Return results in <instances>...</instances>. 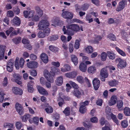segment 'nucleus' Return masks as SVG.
Instances as JSON below:
<instances>
[{
  "mask_svg": "<svg viewBox=\"0 0 130 130\" xmlns=\"http://www.w3.org/2000/svg\"><path fill=\"white\" fill-rule=\"evenodd\" d=\"M66 33L69 35H74V31H77L80 30V27L77 25L71 24L66 26Z\"/></svg>",
  "mask_w": 130,
  "mask_h": 130,
  "instance_id": "obj_1",
  "label": "nucleus"
},
{
  "mask_svg": "<svg viewBox=\"0 0 130 130\" xmlns=\"http://www.w3.org/2000/svg\"><path fill=\"white\" fill-rule=\"evenodd\" d=\"M49 25L48 22L46 20H42L38 24V27L40 30H43L48 27Z\"/></svg>",
  "mask_w": 130,
  "mask_h": 130,
  "instance_id": "obj_2",
  "label": "nucleus"
},
{
  "mask_svg": "<svg viewBox=\"0 0 130 130\" xmlns=\"http://www.w3.org/2000/svg\"><path fill=\"white\" fill-rule=\"evenodd\" d=\"M15 107L16 111L21 116L23 115L24 113V109L22 106L18 103H16Z\"/></svg>",
  "mask_w": 130,
  "mask_h": 130,
  "instance_id": "obj_3",
  "label": "nucleus"
},
{
  "mask_svg": "<svg viewBox=\"0 0 130 130\" xmlns=\"http://www.w3.org/2000/svg\"><path fill=\"white\" fill-rule=\"evenodd\" d=\"M61 15L62 17L64 19L71 20L73 17V14L71 12L65 11L62 13Z\"/></svg>",
  "mask_w": 130,
  "mask_h": 130,
  "instance_id": "obj_4",
  "label": "nucleus"
},
{
  "mask_svg": "<svg viewBox=\"0 0 130 130\" xmlns=\"http://www.w3.org/2000/svg\"><path fill=\"white\" fill-rule=\"evenodd\" d=\"M14 60L10 59L8 62L7 66V69L9 72H11L13 70L14 66Z\"/></svg>",
  "mask_w": 130,
  "mask_h": 130,
  "instance_id": "obj_5",
  "label": "nucleus"
},
{
  "mask_svg": "<svg viewBox=\"0 0 130 130\" xmlns=\"http://www.w3.org/2000/svg\"><path fill=\"white\" fill-rule=\"evenodd\" d=\"M116 61L119 62L117 66L119 68H123L126 66V61L123 60L120 58L116 59Z\"/></svg>",
  "mask_w": 130,
  "mask_h": 130,
  "instance_id": "obj_6",
  "label": "nucleus"
},
{
  "mask_svg": "<svg viewBox=\"0 0 130 130\" xmlns=\"http://www.w3.org/2000/svg\"><path fill=\"white\" fill-rule=\"evenodd\" d=\"M44 76L47 80L51 83H53L54 81V79L52 76L48 75V71L47 70H44Z\"/></svg>",
  "mask_w": 130,
  "mask_h": 130,
  "instance_id": "obj_7",
  "label": "nucleus"
},
{
  "mask_svg": "<svg viewBox=\"0 0 130 130\" xmlns=\"http://www.w3.org/2000/svg\"><path fill=\"white\" fill-rule=\"evenodd\" d=\"M100 75L101 77L107 78L108 76V73L106 68H103L101 70Z\"/></svg>",
  "mask_w": 130,
  "mask_h": 130,
  "instance_id": "obj_8",
  "label": "nucleus"
},
{
  "mask_svg": "<svg viewBox=\"0 0 130 130\" xmlns=\"http://www.w3.org/2000/svg\"><path fill=\"white\" fill-rule=\"evenodd\" d=\"M77 75L76 72L73 71L65 73V76L70 78L73 79L75 78Z\"/></svg>",
  "mask_w": 130,
  "mask_h": 130,
  "instance_id": "obj_9",
  "label": "nucleus"
},
{
  "mask_svg": "<svg viewBox=\"0 0 130 130\" xmlns=\"http://www.w3.org/2000/svg\"><path fill=\"white\" fill-rule=\"evenodd\" d=\"M27 67L29 68H35L38 66L37 62L35 61H30L27 64Z\"/></svg>",
  "mask_w": 130,
  "mask_h": 130,
  "instance_id": "obj_10",
  "label": "nucleus"
},
{
  "mask_svg": "<svg viewBox=\"0 0 130 130\" xmlns=\"http://www.w3.org/2000/svg\"><path fill=\"white\" fill-rule=\"evenodd\" d=\"M48 105L46 103L42 104L41 106H44L46 107L45 109V110L47 113H51L53 112V109L51 106Z\"/></svg>",
  "mask_w": 130,
  "mask_h": 130,
  "instance_id": "obj_11",
  "label": "nucleus"
},
{
  "mask_svg": "<svg viewBox=\"0 0 130 130\" xmlns=\"http://www.w3.org/2000/svg\"><path fill=\"white\" fill-rule=\"evenodd\" d=\"M100 81L97 78H95L93 80V85L95 90H97L99 88L100 86Z\"/></svg>",
  "mask_w": 130,
  "mask_h": 130,
  "instance_id": "obj_12",
  "label": "nucleus"
},
{
  "mask_svg": "<svg viewBox=\"0 0 130 130\" xmlns=\"http://www.w3.org/2000/svg\"><path fill=\"white\" fill-rule=\"evenodd\" d=\"M12 90L13 92L16 94L21 95L22 94L23 91L22 90L18 87H13L12 88Z\"/></svg>",
  "mask_w": 130,
  "mask_h": 130,
  "instance_id": "obj_13",
  "label": "nucleus"
},
{
  "mask_svg": "<svg viewBox=\"0 0 130 130\" xmlns=\"http://www.w3.org/2000/svg\"><path fill=\"white\" fill-rule=\"evenodd\" d=\"M36 13L39 16H42L43 15V11L40 7L38 6H36L35 7Z\"/></svg>",
  "mask_w": 130,
  "mask_h": 130,
  "instance_id": "obj_14",
  "label": "nucleus"
},
{
  "mask_svg": "<svg viewBox=\"0 0 130 130\" xmlns=\"http://www.w3.org/2000/svg\"><path fill=\"white\" fill-rule=\"evenodd\" d=\"M6 47L5 46H0V60L3 59L4 57L5 49Z\"/></svg>",
  "mask_w": 130,
  "mask_h": 130,
  "instance_id": "obj_15",
  "label": "nucleus"
},
{
  "mask_svg": "<svg viewBox=\"0 0 130 130\" xmlns=\"http://www.w3.org/2000/svg\"><path fill=\"white\" fill-rule=\"evenodd\" d=\"M124 7V1L122 0L119 2V5L117 6V8L116 9V10L118 11H119L123 9Z\"/></svg>",
  "mask_w": 130,
  "mask_h": 130,
  "instance_id": "obj_16",
  "label": "nucleus"
},
{
  "mask_svg": "<svg viewBox=\"0 0 130 130\" xmlns=\"http://www.w3.org/2000/svg\"><path fill=\"white\" fill-rule=\"evenodd\" d=\"M37 88L39 92L41 94L44 95H45L48 94L47 91L42 87L38 86H37Z\"/></svg>",
  "mask_w": 130,
  "mask_h": 130,
  "instance_id": "obj_17",
  "label": "nucleus"
},
{
  "mask_svg": "<svg viewBox=\"0 0 130 130\" xmlns=\"http://www.w3.org/2000/svg\"><path fill=\"white\" fill-rule=\"evenodd\" d=\"M117 101V97L116 96H111L109 102V106H112L115 104Z\"/></svg>",
  "mask_w": 130,
  "mask_h": 130,
  "instance_id": "obj_18",
  "label": "nucleus"
},
{
  "mask_svg": "<svg viewBox=\"0 0 130 130\" xmlns=\"http://www.w3.org/2000/svg\"><path fill=\"white\" fill-rule=\"evenodd\" d=\"M40 57L42 61L45 63H46L48 61V57L47 55L45 53H42Z\"/></svg>",
  "mask_w": 130,
  "mask_h": 130,
  "instance_id": "obj_19",
  "label": "nucleus"
},
{
  "mask_svg": "<svg viewBox=\"0 0 130 130\" xmlns=\"http://www.w3.org/2000/svg\"><path fill=\"white\" fill-rule=\"evenodd\" d=\"M13 24L17 26H19L21 24V21L20 19L17 17H15L12 21Z\"/></svg>",
  "mask_w": 130,
  "mask_h": 130,
  "instance_id": "obj_20",
  "label": "nucleus"
},
{
  "mask_svg": "<svg viewBox=\"0 0 130 130\" xmlns=\"http://www.w3.org/2000/svg\"><path fill=\"white\" fill-rule=\"evenodd\" d=\"M105 112L106 113V116L107 118H110V115L112 113L111 112V110L110 108L108 106L106 107L105 109Z\"/></svg>",
  "mask_w": 130,
  "mask_h": 130,
  "instance_id": "obj_21",
  "label": "nucleus"
},
{
  "mask_svg": "<svg viewBox=\"0 0 130 130\" xmlns=\"http://www.w3.org/2000/svg\"><path fill=\"white\" fill-rule=\"evenodd\" d=\"M79 68L82 71L85 72L87 69V66L84 63L82 62L80 65Z\"/></svg>",
  "mask_w": 130,
  "mask_h": 130,
  "instance_id": "obj_22",
  "label": "nucleus"
},
{
  "mask_svg": "<svg viewBox=\"0 0 130 130\" xmlns=\"http://www.w3.org/2000/svg\"><path fill=\"white\" fill-rule=\"evenodd\" d=\"M31 118L30 115L28 113H26L21 117L23 122H25L28 119Z\"/></svg>",
  "mask_w": 130,
  "mask_h": 130,
  "instance_id": "obj_23",
  "label": "nucleus"
},
{
  "mask_svg": "<svg viewBox=\"0 0 130 130\" xmlns=\"http://www.w3.org/2000/svg\"><path fill=\"white\" fill-rule=\"evenodd\" d=\"M71 57L72 61L75 65H76L78 63V60L77 57L74 55H71Z\"/></svg>",
  "mask_w": 130,
  "mask_h": 130,
  "instance_id": "obj_24",
  "label": "nucleus"
},
{
  "mask_svg": "<svg viewBox=\"0 0 130 130\" xmlns=\"http://www.w3.org/2000/svg\"><path fill=\"white\" fill-rule=\"evenodd\" d=\"M64 68H61V71L63 72H67L70 69V67L68 64H65L64 65Z\"/></svg>",
  "mask_w": 130,
  "mask_h": 130,
  "instance_id": "obj_25",
  "label": "nucleus"
},
{
  "mask_svg": "<svg viewBox=\"0 0 130 130\" xmlns=\"http://www.w3.org/2000/svg\"><path fill=\"white\" fill-rule=\"evenodd\" d=\"M63 82V78L62 76L58 77L56 79V83L57 85L60 86L62 84Z\"/></svg>",
  "mask_w": 130,
  "mask_h": 130,
  "instance_id": "obj_26",
  "label": "nucleus"
},
{
  "mask_svg": "<svg viewBox=\"0 0 130 130\" xmlns=\"http://www.w3.org/2000/svg\"><path fill=\"white\" fill-rule=\"evenodd\" d=\"M110 115V118H107L108 119H110L112 118L114 121L117 125H118L119 124V123L118 120L116 116L114 115L113 113Z\"/></svg>",
  "mask_w": 130,
  "mask_h": 130,
  "instance_id": "obj_27",
  "label": "nucleus"
},
{
  "mask_svg": "<svg viewBox=\"0 0 130 130\" xmlns=\"http://www.w3.org/2000/svg\"><path fill=\"white\" fill-rule=\"evenodd\" d=\"M21 38L20 37H15L12 39L13 42L15 44H18L21 42Z\"/></svg>",
  "mask_w": 130,
  "mask_h": 130,
  "instance_id": "obj_28",
  "label": "nucleus"
},
{
  "mask_svg": "<svg viewBox=\"0 0 130 130\" xmlns=\"http://www.w3.org/2000/svg\"><path fill=\"white\" fill-rule=\"evenodd\" d=\"M123 112L126 116H130V109L129 107H125L124 109Z\"/></svg>",
  "mask_w": 130,
  "mask_h": 130,
  "instance_id": "obj_29",
  "label": "nucleus"
},
{
  "mask_svg": "<svg viewBox=\"0 0 130 130\" xmlns=\"http://www.w3.org/2000/svg\"><path fill=\"white\" fill-rule=\"evenodd\" d=\"M96 68L94 66H90L89 67L88 69V72L90 73H94L96 71Z\"/></svg>",
  "mask_w": 130,
  "mask_h": 130,
  "instance_id": "obj_30",
  "label": "nucleus"
},
{
  "mask_svg": "<svg viewBox=\"0 0 130 130\" xmlns=\"http://www.w3.org/2000/svg\"><path fill=\"white\" fill-rule=\"evenodd\" d=\"M58 39V36L57 35H52L48 37V40L51 41H55Z\"/></svg>",
  "mask_w": 130,
  "mask_h": 130,
  "instance_id": "obj_31",
  "label": "nucleus"
},
{
  "mask_svg": "<svg viewBox=\"0 0 130 130\" xmlns=\"http://www.w3.org/2000/svg\"><path fill=\"white\" fill-rule=\"evenodd\" d=\"M107 55L109 58L110 59H113L115 57V55L111 52H107Z\"/></svg>",
  "mask_w": 130,
  "mask_h": 130,
  "instance_id": "obj_32",
  "label": "nucleus"
},
{
  "mask_svg": "<svg viewBox=\"0 0 130 130\" xmlns=\"http://www.w3.org/2000/svg\"><path fill=\"white\" fill-rule=\"evenodd\" d=\"M123 105V102L122 101H120L117 103V106L119 110L120 111L123 109L122 106Z\"/></svg>",
  "mask_w": 130,
  "mask_h": 130,
  "instance_id": "obj_33",
  "label": "nucleus"
},
{
  "mask_svg": "<svg viewBox=\"0 0 130 130\" xmlns=\"http://www.w3.org/2000/svg\"><path fill=\"white\" fill-rule=\"evenodd\" d=\"M73 94L77 98H79L81 95V93L78 90H76L74 91Z\"/></svg>",
  "mask_w": 130,
  "mask_h": 130,
  "instance_id": "obj_34",
  "label": "nucleus"
},
{
  "mask_svg": "<svg viewBox=\"0 0 130 130\" xmlns=\"http://www.w3.org/2000/svg\"><path fill=\"white\" fill-rule=\"evenodd\" d=\"M85 51L87 53L91 54L93 52V48L91 46H89L86 48Z\"/></svg>",
  "mask_w": 130,
  "mask_h": 130,
  "instance_id": "obj_35",
  "label": "nucleus"
},
{
  "mask_svg": "<svg viewBox=\"0 0 130 130\" xmlns=\"http://www.w3.org/2000/svg\"><path fill=\"white\" fill-rule=\"evenodd\" d=\"M100 121L101 124L102 125H103L104 124H105L106 125H108V122L106 120L104 117L101 118Z\"/></svg>",
  "mask_w": 130,
  "mask_h": 130,
  "instance_id": "obj_36",
  "label": "nucleus"
},
{
  "mask_svg": "<svg viewBox=\"0 0 130 130\" xmlns=\"http://www.w3.org/2000/svg\"><path fill=\"white\" fill-rule=\"evenodd\" d=\"M69 83L71 86L72 87L75 89H77L78 88V85L74 82L72 81H70Z\"/></svg>",
  "mask_w": 130,
  "mask_h": 130,
  "instance_id": "obj_37",
  "label": "nucleus"
},
{
  "mask_svg": "<svg viewBox=\"0 0 130 130\" xmlns=\"http://www.w3.org/2000/svg\"><path fill=\"white\" fill-rule=\"evenodd\" d=\"M107 56V54L105 52H102L101 55V60L102 61H105L106 59Z\"/></svg>",
  "mask_w": 130,
  "mask_h": 130,
  "instance_id": "obj_38",
  "label": "nucleus"
},
{
  "mask_svg": "<svg viewBox=\"0 0 130 130\" xmlns=\"http://www.w3.org/2000/svg\"><path fill=\"white\" fill-rule=\"evenodd\" d=\"M63 112L66 116L69 115L70 114V108L69 107H66L63 111Z\"/></svg>",
  "mask_w": 130,
  "mask_h": 130,
  "instance_id": "obj_39",
  "label": "nucleus"
},
{
  "mask_svg": "<svg viewBox=\"0 0 130 130\" xmlns=\"http://www.w3.org/2000/svg\"><path fill=\"white\" fill-rule=\"evenodd\" d=\"M49 48L51 51L54 52H57L58 50V49L57 47H55L53 45L50 46Z\"/></svg>",
  "mask_w": 130,
  "mask_h": 130,
  "instance_id": "obj_40",
  "label": "nucleus"
},
{
  "mask_svg": "<svg viewBox=\"0 0 130 130\" xmlns=\"http://www.w3.org/2000/svg\"><path fill=\"white\" fill-rule=\"evenodd\" d=\"M108 84L111 87L115 86L117 84V83L115 80L109 81Z\"/></svg>",
  "mask_w": 130,
  "mask_h": 130,
  "instance_id": "obj_41",
  "label": "nucleus"
},
{
  "mask_svg": "<svg viewBox=\"0 0 130 130\" xmlns=\"http://www.w3.org/2000/svg\"><path fill=\"white\" fill-rule=\"evenodd\" d=\"M51 70L55 74H58L59 73V70L54 67H51Z\"/></svg>",
  "mask_w": 130,
  "mask_h": 130,
  "instance_id": "obj_42",
  "label": "nucleus"
},
{
  "mask_svg": "<svg viewBox=\"0 0 130 130\" xmlns=\"http://www.w3.org/2000/svg\"><path fill=\"white\" fill-rule=\"evenodd\" d=\"M89 102L88 101H86L84 102H81L80 103V105L81 109L82 107L86 108V106L88 104Z\"/></svg>",
  "mask_w": 130,
  "mask_h": 130,
  "instance_id": "obj_43",
  "label": "nucleus"
},
{
  "mask_svg": "<svg viewBox=\"0 0 130 130\" xmlns=\"http://www.w3.org/2000/svg\"><path fill=\"white\" fill-rule=\"evenodd\" d=\"M4 127L12 128L13 126L12 124L9 123H4Z\"/></svg>",
  "mask_w": 130,
  "mask_h": 130,
  "instance_id": "obj_44",
  "label": "nucleus"
},
{
  "mask_svg": "<svg viewBox=\"0 0 130 130\" xmlns=\"http://www.w3.org/2000/svg\"><path fill=\"white\" fill-rule=\"evenodd\" d=\"M121 125L123 128H125L128 126L127 121L126 120L122 121L121 122Z\"/></svg>",
  "mask_w": 130,
  "mask_h": 130,
  "instance_id": "obj_45",
  "label": "nucleus"
},
{
  "mask_svg": "<svg viewBox=\"0 0 130 130\" xmlns=\"http://www.w3.org/2000/svg\"><path fill=\"white\" fill-rule=\"evenodd\" d=\"M115 48L116 50L121 55L123 56H125L126 54L124 52L122 51L118 47H116Z\"/></svg>",
  "mask_w": 130,
  "mask_h": 130,
  "instance_id": "obj_46",
  "label": "nucleus"
},
{
  "mask_svg": "<svg viewBox=\"0 0 130 130\" xmlns=\"http://www.w3.org/2000/svg\"><path fill=\"white\" fill-rule=\"evenodd\" d=\"M43 30V33L45 34V36L46 35L47 36L50 33V30L49 28L47 27L44 28Z\"/></svg>",
  "mask_w": 130,
  "mask_h": 130,
  "instance_id": "obj_47",
  "label": "nucleus"
},
{
  "mask_svg": "<svg viewBox=\"0 0 130 130\" xmlns=\"http://www.w3.org/2000/svg\"><path fill=\"white\" fill-rule=\"evenodd\" d=\"M77 80L80 83H82L84 82V79L83 77L80 76H78L76 78Z\"/></svg>",
  "mask_w": 130,
  "mask_h": 130,
  "instance_id": "obj_48",
  "label": "nucleus"
},
{
  "mask_svg": "<svg viewBox=\"0 0 130 130\" xmlns=\"http://www.w3.org/2000/svg\"><path fill=\"white\" fill-rule=\"evenodd\" d=\"M61 21H60L58 18H56L54 20V23L58 25H59L61 24Z\"/></svg>",
  "mask_w": 130,
  "mask_h": 130,
  "instance_id": "obj_49",
  "label": "nucleus"
},
{
  "mask_svg": "<svg viewBox=\"0 0 130 130\" xmlns=\"http://www.w3.org/2000/svg\"><path fill=\"white\" fill-rule=\"evenodd\" d=\"M107 37L109 38L112 41H115L116 40V38L115 36L112 34L108 35L107 36Z\"/></svg>",
  "mask_w": 130,
  "mask_h": 130,
  "instance_id": "obj_50",
  "label": "nucleus"
},
{
  "mask_svg": "<svg viewBox=\"0 0 130 130\" xmlns=\"http://www.w3.org/2000/svg\"><path fill=\"white\" fill-rule=\"evenodd\" d=\"M37 36L39 38H43L45 37V34L41 31H39L38 33Z\"/></svg>",
  "mask_w": 130,
  "mask_h": 130,
  "instance_id": "obj_51",
  "label": "nucleus"
},
{
  "mask_svg": "<svg viewBox=\"0 0 130 130\" xmlns=\"http://www.w3.org/2000/svg\"><path fill=\"white\" fill-rule=\"evenodd\" d=\"M41 17L39 16L38 15L36 14L32 18V20L33 21H38L39 20V18Z\"/></svg>",
  "mask_w": 130,
  "mask_h": 130,
  "instance_id": "obj_52",
  "label": "nucleus"
},
{
  "mask_svg": "<svg viewBox=\"0 0 130 130\" xmlns=\"http://www.w3.org/2000/svg\"><path fill=\"white\" fill-rule=\"evenodd\" d=\"M24 63V60L22 58H20L19 61V64L20 67L21 68H22L23 67Z\"/></svg>",
  "mask_w": 130,
  "mask_h": 130,
  "instance_id": "obj_53",
  "label": "nucleus"
},
{
  "mask_svg": "<svg viewBox=\"0 0 130 130\" xmlns=\"http://www.w3.org/2000/svg\"><path fill=\"white\" fill-rule=\"evenodd\" d=\"M35 13V11L34 10H31L29 11L28 14V18H30L33 17Z\"/></svg>",
  "mask_w": 130,
  "mask_h": 130,
  "instance_id": "obj_54",
  "label": "nucleus"
},
{
  "mask_svg": "<svg viewBox=\"0 0 130 130\" xmlns=\"http://www.w3.org/2000/svg\"><path fill=\"white\" fill-rule=\"evenodd\" d=\"M102 38L101 36H97L95 38L94 40V42L95 43H98L99 41Z\"/></svg>",
  "mask_w": 130,
  "mask_h": 130,
  "instance_id": "obj_55",
  "label": "nucleus"
},
{
  "mask_svg": "<svg viewBox=\"0 0 130 130\" xmlns=\"http://www.w3.org/2000/svg\"><path fill=\"white\" fill-rule=\"evenodd\" d=\"M22 126L21 123L20 122H17L16 124V128L18 129H21V127Z\"/></svg>",
  "mask_w": 130,
  "mask_h": 130,
  "instance_id": "obj_56",
  "label": "nucleus"
},
{
  "mask_svg": "<svg viewBox=\"0 0 130 130\" xmlns=\"http://www.w3.org/2000/svg\"><path fill=\"white\" fill-rule=\"evenodd\" d=\"M88 7V6L86 4H85L82 6L81 7V10L85 11L87 10Z\"/></svg>",
  "mask_w": 130,
  "mask_h": 130,
  "instance_id": "obj_57",
  "label": "nucleus"
},
{
  "mask_svg": "<svg viewBox=\"0 0 130 130\" xmlns=\"http://www.w3.org/2000/svg\"><path fill=\"white\" fill-rule=\"evenodd\" d=\"M39 118L38 117H35L33 119V121L34 123L38 125L39 121Z\"/></svg>",
  "mask_w": 130,
  "mask_h": 130,
  "instance_id": "obj_58",
  "label": "nucleus"
},
{
  "mask_svg": "<svg viewBox=\"0 0 130 130\" xmlns=\"http://www.w3.org/2000/svg\"><path fill=\"white\" fill-rule=\"evenodd\" d=\"M79 42L78 40H76L74 45L75 48L77 49L79 48Z\"/></svg>",
  "mask_w": 130,
  "mask_h": 130,
  "instance_id": "obj_59",
  "label": "nucleus"
},
{
  "mask_svg": "<svg viewBox=\"0 0 130 130\" xmlns=\"http://www.w3.org/2000/svg\"><path fill=\"white\" fill-rule=\"evenodd\" d=\"M8 84V79L7 77H5L4 78L2 84L3 86L4 87L6 86Z\"/></svg>",
  "mask_w": 130,
  "mask_h": 130,
  "instance_id": "obj_60",
  "label": "nucleus"
},
{
  "mask_svg": "<svg viewBox=\"0 0 130 130\" xmlns=\"http://www.w3.org/2000/svg\"><path fill=\"white\" fill-rule=\"evenodd\" d=\"M79 112L82 113H84L86 112L87 111V109L86 108L82 107L81 109L80 107L79 108Z\"/></svg>",
  "mask_w": 130,
  "mask_h": 130,
  "instance_id": "obj_61",
  "label": "nucleus"
},
{
  "mask_svg": "<svg viewBox=\"0 0 130 130\" xmlns=\"http://www.w3.org/2000/svg\"><path fill=\"white\" fill-rule=\"evenodd\" d=\"M75 8L77 12L81 10V7L78 4H76L75 6Z\"/></svg>",
  "mask_w": 130,
  "mask_h": 130,
  "instance_id": "obj_62",
  "label": "nucleus"
},
{
  "mask_svg": "<svg viewBox=\"0 0 130 130\" xmlns=\"http://www.w3.org/2000/svg\"><path fill=\"white\" fill-rule=\"evenodd\" d=\"M103 103V101L101 99H99L96 101V104L99 106H101L102 105Z\"/></svg>",
  "mask_w": 130,
  "mask_h": 130,
  "instance_id": "obj_63",
  "label": "nucleus"
},
{
  "mask_svg": "<svg viewBox=\"0 0 130 130\" xmlns=\"http://www.w3.org/2000/svg\"><path fill=\"white\" fill-rule=\"evenodd\" d=\"M9 20L8 18L6 17L5 18L4 20V21L5 22V23H3L4 25L5 26H6L5 23L7 25H8L9 23Z\"/></svg>",
  "mask_w": 130,
  "mask_h": 130,
  "instance_id": "obj_64",
  "label": "nucleus"
}]
</instances>
